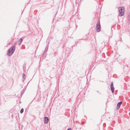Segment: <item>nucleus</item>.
<instances>
[{
    "label": "nucleus",
    "instance_id": "20e7f679",
    "mask_svg": "<svg viewBox=\"0 0 130 130\" xmlns=\"http://www.w3.org/2000/svg\"><path fill=\"white\" fill-rule=\"evenodd\" d=\"M100 25H97L96 30L97 32H99L100 31Z\"/></svg>",
    "mask_w": 130,
    "mask_h": 130
},
{
    "label": "nucleus",
    "instance_id": "f257e3e1",
    "mask_svg": "<svg viewBox=\"0 0 130 130\" xmlns=\"http://www.w3.org/2000/svg\"><path fill=\"white\" fill-rule=\"evenodd\" d=\"M118 10L119 12V15L121 17L123 16L124 13V8L123 7H120L118 8Z\"/></svg>",
    "mask_w": 130,
    "mask_h": 130
},
{
    "label": "nucleus",
    "instance_id": "1a4fd4ad",
    "mask_svg": "<svg viewBox=\"0 0 130 130\" xmlns=\"http://www.w3.org/2000/svg\"><path fill=\"white\" fill-rule=\"evenodd\" d=\"M23 78H24V77H25V75L24 74H23Z\"/></svg>",
    "mask_w": 130,
    "mask_h": 130
},
{
    "label": "nucleus",
    "instance_id": "7ed1b4c3",
    "mask_svg": "<svg viewBox=\"0 0 130 130\" xmlns=\"http://www.w3.org/2000/svg\"><path fill=\"white\" fill-rule=\"evenodd\" d=\"M110 88L111 89V90L112 92L113 93L114 90V88L113 87V84L112 82L111 83V86H110Z\"/></svg>",
    "mask_w": 130,
    "mask_h": 130
},
{
    "label": "nucleus",
    "instance_id": "f03ea898",
    "mask_svg": "<svg viewBox=\"0 0 130 130\" xmlns=\"http://www.w3.org/2000/svg\"><path fill=\"white\" fill-rule=\"evenodd\" d=\"M15 50V47L13 46L11 47L9 50L8 53L7 55L8 56H10L14 52Z\"/></svg>",
    "mask_w": 130,
    "mask_h": 130
},
{
    "label": "nucleus",
    "instance_id": "6e6552de",
    "mask_svg": "<svg viewBox=\"0 0 130 130\" xmlns=\"http://www.w3.org/2000/svg\"><path fill=\"white\" fill-rule=\"evenodd\" d=\"M23 111H24L23 109V108L22 109H21L20 111V113H22L23 112Z\"/></svg>",
    "mask_w": 130,
    "mask_h": 130
},
{
    "label": "nucleus",
    "instance_id": "423d86ee",
    "mask_svg": "<svg viewBox=\"0 0 130 130\" xmlns=\"http://www.w3.org/2000/svg\"><path fill=\"white\" fill-rule=\"evenodd\" d=\"M48 119L47 117H45L44 118V121L45 123H48Z\"/></svg>",
    "mask_w": 130,
    "mask_h": 130
},
{
    "label": "nucleus",
    "instance_id": "39448f33",
    "mask_svg": "<svg viewBox=\"0 0 130 130\" xmlns=\"http://www.w3.org/2000/svg\"><path fill=\"white\" fill-rule=\"evenodd\" d=\"M122 103V102H120L118 103L117 104V110H118L120 108V106L121 105Z\"/></svg>",
    "mask_w": 130,
    "mask_h": 130
},
{
    "label": "nucleus",
    "instance_id": "9d476101",
    "mask_svg": "<svg viewBox=\"0 0 130 130\" xmlns=\"http://www.w3.org/2000/svg\"><path fill=\"white\" fill-rule=\"evenodd\" d=\"M67 130H71V128H68Z\"/></svg>",
    "mask_w": 130,
    "mask_h": 130
},
{
    "label": "nucleus",
    "instance_id": "0eeeda50",
    "mask_svg": "<svg viewBox=\"0 0 130 130\" xmlns=\"http://www.w3.org/2000/svg\"><path fill=\"white\" fill-rule=\"evenodd\" d=\"M22 38H20L19 40V44L20 45L22 43Z\"/></svg>",
    "mask_w": 130,
    "mask_h": 130
}]
</instances>
